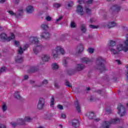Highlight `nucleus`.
Returning a JSON list of instances; mask_svg holds the SVG:
<instances>
[{
	"instance_id": "aec40b11",
	"label": "nucleus",
	"mask_w": 128,
	"mask_h": 128,
	"mask_svg": "<svg viewBox=\"0 0 128 128\" xmlns=\"http://www.w3.org/2000/svg\"><path fill=\"white\" fill-rule=\"evenodd\" d=\"M87 116L90 120H92L96 118V115L94 112H90L87 114Z\"/></svg>"
},
{
	"instance_id": "4c0bfd02",
	"label": "nucleus",
	"mask_w": 128,
	"mask_h": 128,
	"mask_svg": "<svg viewBox=\"0 0 128 128\" xmlns=\"http://www.w3.org/2000/svg\"><path fill=\"white\" fill-rule=\"evenodd\" d=\"M108 28H112V22H108Z\"/></svg>"
},
{
	"instance_id": "6ab92c4d",
	"label": "nucleus",
	"mask_w": 128,
	"mask_h": 128,
	"mask_svg": "<svg viewBox=\"0 0 128 128\" xmlns=\"http://www.w3.org/2000/svg\"><path fill=\"white\" fill-rule=\"evenodd\" d=\"M108 48L112 52L111 54H112V40H110L108 42Z\"/></svg>"
},
{
	"instance_id": "338daca9",
	"label": "nucleus",
	"mask_w": 128,
	"mask_h": 128,
	"mask_svg": "<svg viewBox=\"0 0 128 128\" xmlns=\"http://www.w3.org/2000/svg\"><path fill=\"white\" fill-rule=\"evenodd\" d=\"M30 84H34V80H30Z\"/></svg>"
},
{
	"instance_id": "20e7f679",
	"label": "nucleus",
	"mask_w": 128,
	"mask_h": 128,
	"mask_svg": "<svg viewBox=\"0 0 128 128\" xmlns=\"http://www.w3.org/2000/svg\"><path fill=\"white\" fill-rule=\"evenodd\" d=\"M32 120V119L30 118V116H26L24 118V120L22 118H20L18 120V122H11V124L12 128H16V126H18V124H20L22 126H24L26 124V122H30Z\"/></svg>"
},
{
	"instance_id": "c756f323",
	"label": "nucleus",
	"mask_w": 128,
	"mask_h": 128,
	"mask_svg": "<svg viewBox=\"0 0 128 128\" xmlns=\"http://www.w3.org/2000/svg\"><path fill=\"white\" fill-rule=\"evenodd\" d=\"M62 4L58 3H56L53 4V6H54V8H60Z\"/></svg>"
},
{
	"instance_id": "423d86ee",
	"label": "nucleus",
	"mask_w": 128,
	"mask_h": 128,
	"mask_svg": "<svg viewBox=\"0 0 128 128\" xmlns=\"http://www.w3.org/2000/svg\"><path fill=\"white\" fill-rule=\"evenodd\" d=\"M42 28L44 30V32L43 34L41 35V38H44L45 40H48L50 36V33L46 32V30H48V26L46 24H42L41 26Z\"/></svg>"
},
{
	"instance_id": "c9c22d12",
	"label": "nucleus",
	"mask_w": 128,
	"mask_h": 128,
	"mask_svg": "<svg viewBox=\"0 0 128 128\" xmlns=\"http://www.w3.org/2000/svg\"><path fill=\"white\" fill-rule=\"evenodd\" d=\"M14 45L17 47L20 46V42L18 41L15 40L14 42Z\"/></svg>"
},
{
	"instance_id": "7c9ffc66",
	"label": "nucleus",
	"mask_w": 128,
	"mask_h": 128,
	"mask_svg": "<svg viewBox=\"0 0 128 128\" xmlns=\"http://www.w3.org/2000/svg\"><path fill=\"white\" fill-rule=\"evenodd\" d=\"M106 112L108 114H112V109H110V108H106Z\"/></svg>"
},
{
	"instance_id": "e433bc0d",
	"label": "nucleus",
	"mask_w": 128,
	"mask_h": 128,
	"mask_svg": "<svg viewBox=\"0 0 128 128\" xmlns=\"http://www.w3.org/2000/svg\"><path fill=\"white\" fill-rule=\"evenodd\" d=\"M88 50L90 54H93L94 52V50L92 48H88Z\"/></svg>"
},
{
	"instance_id": "f704fd0d",
	"label": "nucleus",
	"mask_w": 128,
	"mask_h": 128,
	"mask_svg": "<svg viewBox=\"0 0 128 128\" xmlns=\"http://www.w3.org/2000/svg\"><path fill=\"white\" fill-rule=\"evenodd\" d=\"M66 86H68V88H72V86L70 84V82L68 81H66Z\"/></svg>"
},
{
	"instance_id": "603ef678",
	"label": "nucleus",
	"mask_w": 128,
	"mask_h": 128,
	"mask_svg": "<svg viewBox=\"0 0 128 128\" xmlns=\"http://www.w3.org/2000/svg\"><path fill=\"white\" fill-rule=\"evenodd\" d=\"M117 80H118V78H116V77H114L113 78V82H116Z\"/></svg>"
},
{
	"instance_id": "1a4fd4ad",
	"label": "nucleus",
	"mask_w": 128,
	"mask_h": 128,
	"mask_svg": "<svg viewBox=\"0 0 128 128\" xmlns=\"http://www.w3.org/2000/svg\"><path fill=\"white\" fill-rule=\"evenodd\" d=\"M45 101L44 98H40L39 99L37 108L38 110H42L44 106Z\"/></svg>"
},
{
	"instance_id": "09e8293b",
	"label": "nucleus",
	"mask_w": 128,
	"mask_h": 128,
	"mask_svg": "<svg viewBox=\"0 0 128 128\" xmlns=\"http://www.w3.org/2000/svg\"><path fill=\"white\" fill-rule=\"evenodd\" d=\"M54 88H60V86H58V83H54Z\"/></svg>"
},
{
	"instance_id": "49530a36",
	"label": "nucleus",
	"mask_w": 128,
	"mask_h": 128,
	"mask_svg": "<svg viewBox=\"0 0 128 128\" xmlns=\"http://www.w3.org/2000/svg\"><path fill=\"white\" fill-rule=\"evenodd\" d=\"M116 62L118 64H122V62L120 60H115Z\"/></svg>"
},
{
	"instance_id": "58836bf2",
	"label": "nucleus",
	"mask_w": 128,
	"mask_h": 128,
	"mask_svg": "<svg viewBox=\"0 0 128 128\" xmlns=\"http://www.w3.org/2000/svg\"><path fill=\"white\" fill-rule=\"evenodd\" d=\"M6 104H4L2 106L3 112H6Z\"/></svg>"
},
{
	"instance_id": "37998d69",
	"label": "nucleus",
	"mask_w": 128,
	"mask_h": 128,
	"mask_svg": "<svg viewBox=\"0 0 128 128\" xmlns=\"http://www.w3.org/2000/svg\"><path fill=\"white\" fill-rule=\"evenodd\" d=\"M8 14L12 16H16V13L14 12L12 10H9Z\"/></svg>"
},
{
	"instance_id": "4468645a",
	"label": "nucleus",
	"mask_w": 128,
	"mask_h": 128,
	"mask_svg": "<svg viewBox=\"0 0 128 128\" xmlns=\"http://www.w3.org/2000/svg\"><path fill=\"white\" fill-rule=\"evenodd\" d=\"M72 126L74 128H78L80 126V122L78 120H74L72 121Z\"/></svg>"
},
{
	"instance_id": "9b49d317",
	"label": "nucleus",
	"mask_w": 128,
	"mask_h": 128,
	"mask_svg": "<svg viewBox=\"0 0 128 128\" xmlns=\"http://www.w3.org/2000/svg\"><path fill=\"white\" fill-rule=\"evenodd\" d=\"M28 44H26L24 46V48H22L20 46V49L18 50V54H24V51L28 50Z\"/></svg>"
},
{
	"instance_id": "bb28decb",
	"label": "nucleus",
	"mask_w": 128,
	"mask_h": 128,
	"mask_svg": "<svg viewBox=\"0 0 128 128\" xmlns=\"http://www.w3.org/2000/svg\"><path fill=\"white\" fill-rule=\"evenodd\" d=\"M85 12L86 14H92V10L90 9L89 8H86L85 9Z\"/></svg>"
},
{
	"instance_id": "b1692460",
	"label": "nucleus",
	"mask_w": 128,
	"mask_h": 128,
	"mask_svg": "<svg viewBox=\"0 0 128 128\" xmlns=\"http://www.w3.org/2000/svg\"><path fill=\"white\" fill-rule=\"evenodd\" d=\"M14 96L16 98H17V100H22V96H20V94L18 93V92L16 91L14 94Z\"/></svg>"
},
{
	"instance_id": "7ed1b4c3",
	"label": "nucleus",
	"mask_w": 128,
	"mask_h": 128,
	"mask_svg": "<svg viewBox=\"0 0 128 128\" xmlns=\"http://www.w3.org/2000/svg\"><path fill=\"white\" fill-rule=\"evenodd\" d=\"M96 64H97L96 68L100 70L101 72H104L106 70L104 64H106V60L100 56L96 58Z\"/></svg>"
},
{
	"instance_id": "69168bd1",
	"label": "nucleus",
	"mask_w": 128,
	"mask_h": 128,
	"mask_svg": "<svg viewBox=\"0 0 128 128\" xmlns=\"http://www.w3.org/2000/svg\"><path fill=\"white\" fill-rule=\"evenodd\" d=\"M18 2H20V0H16L15 4H18Z\"/></svg>"
},
{
	"instance_id": "f257e3e1",
	"label": "nucleus",
	"mask_w": 128,
	"mask_h": 128,
	"mask_svg": "<svg viewBox=\"0 0 128 128\" xmlns=\"http://www.w3.org/2000/svg\"><path fill=\"white\" fill-rule=\"evenodd\" d=\"M126 40L124 42V44H125V46H124V44H120L118 45L116 50H116L112 49V52L114 54H118L120 52H122V50H123L125 52H128V34H126Z\"/></svg>"
},
{
	"instance_id": "cd10ccee",
	"label": "nucleus",
	"mask_w": 128,
	"mask_h": 128,
	"mask_svg": "<svg viewBox=\"0 0 128 128\" xmlns=\"http://www.w3.org/2000/svg\"><path fill=\"white\" fill-rule=\"evenodd\" d=\"M120 122V119L118 118H116L112 119V124H118Z\"/></svg>"
},
{
	"instance_id": "5fc2aeb1",
	"label": "nucleus",
	"mask_w": 128,
	"mask_h": 128,
	"mask_svg": "<svg viewBox=\"0 0 128 128\" xmlns=\"http://www.w3.org/2000/svg\"><path fill=\"white\" fill-rule=\"evenodd\" d=\"M0 128H6V127L4 124H0Z\"/></svg>"
},
{
	"instance_id": "de8ad7c7",
	"label": "nucleus",
	"mask_w": 128,
	"mask_h": 128,
	"mask_svg": "<svg viewBox=\"0 0 128 128\" xmlns=\"http://www.w3.org/2000/svg\"><path fill=\"white\" fill-rule=\"evenodd\" d=\"M66 64H68V62L65 60L63 62V65L64 66H66Z\"/></svg>"
},
{
	"instance_id": "a211bd4d",
	"label": "nucleus",
	"mask_w": 128,
	"mask_h": 128,
	"mask_svg": "<svg viewBox=\"0 0 128 128\" xmlns=\"http://www.w3.org/2000/svg\"><path fill=\"white\" fill-rule=\"evenodd\" d=\"M15 62L18 64H20V62H24V58L17 56V57L15 58Z\"/></svg>"
},
{
	"instance_id": "2eb2a0df",
	"label": "nucleus",
	"mask_w": 128,
	"mask_h": 128,
	"mask_svg": "<svg viewBox=\"0 0 128 128\" xmlns=\"http://www.w3.org/2000/svg\"><path fill=\"white\" fill-rule=\"evenodd\" d=\"M84 68H86V66L83 64H78L76 66V70H82Z\"/></svg>"
},
{
	"instance_id": "4d7b16f0",
	"label": "nucleus",
	"mask_w": 128,
	"mask_h": 128,
	"mask_svg": "<svg viewBox=\"0 0 128 128\" xmlns=\"http://www.w3.org/2000/svg\"><path fill=\"white\" fill-rule=\"evenodd\" d=\"M20 12V14H19V16H22V14L24 13V11L22 10H19Z\"/></svg>"
},
{
	"instance_id": "6e6d98bb",
	"label": "nucleus",
	"mask_w": 128,
	"mask_h": 128,
	"mask_svg": "<svg viewBox=\"0 0 128 128\" xmlns=\"http://www.w3.org/2000/svg\"><path fill=\"white\" fill-rule=\"evenodd\" d=\"M92 0H88V1L86 2L87 4H92Z\"/></svg>"
},
{
	"instance_id": "4be33fe9",
	"label": "nucleus",
	"mask_w": 128,
	"mask_h": 128,
	"mask_svg": "<svg viewBox=\"0 0 128 128\" xmlns=\"http://www.w3.org/2000/svg\"><path fill=\"white\" fill-rule=\"evenodd\" d=\"M82 62H84V64H89V62H92V60H89L88 58H81Z\"/></svg>"
},
{
	"instance_id": "0eeeda50",
	"label": "nucleus",
	"mask_w": 128,
	"mask_h": 128,
	"mask_svg": "<svg viewBox=\"0 0 128 128\" xmlns=\"http://www.w3.org/2000/svg\"><path fill=\"white\" fill-rule=\"evenodd\" d=\"M118 114H120V116H124L126 114V108L124 106V105L122 104H118Z\"/></svg>"
},
{
	"instance_id": "c03bdc74",
	"label": "nucleus",
	"mask_w": 128,
	"mask_h": 128,
	"mask_svg": "<svg viewBox=\"0 0 128 128\" xmlns=\"http://www.w3.org/2000/svg\"><path fill=\"white\" fill-rule=\"evenodd\" d=\"M78 2L79 4H84V0H78Z\"/></svg>"
},
{
	"instance_id": "e2e57ef3",
	"label": "nucleus",
	"mask_w": 128,
	"mask_h": 128,
	"mask_svg": "<svg viewBox=\"0 0 128 128\" xmlns=\"http://www.w3.org/2000/svg\"><path fill=\"white\" fill-rule=\"evenodd\" d=\"M112 44H113V46H116V42L115 41H114V40L112 41Z\"/></svg>"
},
{
	"instance_id": "a19ab883",
	"label": "nucleus",
	"mask_w": 128,
	"mask_h": 128,
	"mask_svg": "<svg viewBox=\"0 0 128 128\" xmlns=\"http://www.w3.org/2000/svg\"><path fill=\"white\" fill-rule=\"evenodd\" d=\"M90 26L91 28L96 29V28H98V26H96L94 25H90Z\"/></svg>"
},
{
	"instance_id": "3c124183",
	"label": "nucleus",
	"mask_w": 128,
	"mask_h": 128,
	"mask_svg": "<svg viewBox=\"0 0 128 128\" xmlns=\"http://www.w3.org/2000/svg\"><path fill=\"white\" fill-rule=\"evenodd\" d=\"M61 118H66V114H62Z\"/></svg>"
},
{
	"instance_id": "864d4df0",
	"label": "nucleus",
	"mask_w": 128,
	"mask_h": 128,
	"mask_svg": "<svg viewBox=\"0 0 128 128\" xmlns=\"http://www.w3.org/2000/svg\"><path fill=\"white\" fill-rule=\"evenodd\" d=\"M116 23L114 22V21L112 22V28H114V26H116Z\"/></svg>"
},
{
	"instance_id": "13d9d810",
	"label": "nucleus",
	"mask_w": 128,
	"mask_h": 128,
	"mask_svg": "<svg viewBox=\"0 0 128 128\" xmlns=\"http://www.w3.org/2000/svg\"><path fill=\"white\" fill-rule=\"evenodd\" d=\"M98 94H102V90H98L97 91Z\"/></svg>"
},
{
	"instance_id": "dca6fc26",
	"label": "nucleus",
	"mask_w": 128,
	"mask_h": 128,
	"mask_svg": "<svg viewBox=\"0 0 128 128\" xmlns=\"http://www.w3.org/2000/svg\"><path fill=\"white\" fill-rule=\"evenodd\" d=\"M77 48L78 50V54H80L82 52H84V45L82 44H80L78 46Z\"/></svg>"
},
{
	"instance_id": "a18cd8bd",
	"label": "nucleus",
	"mask_w": 128,
	"mask_h": 128,
	"mask_svg": "<svg viewBox=\"0 0 128 128\" xmlns=\"http://www.w3.org/2000/svg\"><path fill=\"white\" fill-rule=\"evenodd\" d=\"M46 20H48V22H50V20H51L52 18L50 16H48L46 18Z\"/></svg>"
},
{
	"instance_id": "0e129e2a",
	"label": "nucleus",
	"mask_w": 128,
	"mask_h": 128,
	"mask_svg": "<svg viewBox=\"0 0 128 128\" xmlns=\"http://www.w3.org/2000/svg\"><path fill=\"white\" fill-rule=\"evenodd\" d=\"M126 80H128V72H127V73L126 74Z\"/></svg>"
},
{
	"instance_id": "bf43d9fd",
	"label": "nucleus",
	"mask_w": 128,
	"mask_h": 128,
	"mask_svg": "<svg viewBox=\"0 0 128 128\" xmlns=\"http://www.w3.org/2000/svg\"><path fill=\"white\" fill-rule=\"evenodd\" d=\"M6 2V0H0V4H4Z\"/></svg>"
},
{
	"instance_id": "9d476101",
	"label": "nucleus",
	"mask_w": 128,
	"mask_h": 128,
	"mask_svg": "<svg viewBox=\"0 0 128 128\" xmlns=\"http://www.w3.org/2000/svg\"><path fill=\"white\" fill-rule=\"evenodd\" d=\"M76 12L78 14H80V16H84V8H82V6L80 5L78 6L76 8Z\"/></svg>"
},
{
	"instance_id": "ea45409f",
	"label": "nucleus",
	"mask_w": 128,
	"mask_h": 128,
	"mask_svg": "<svg viewBox=\"0 0 128 128\" xmlns=\"http://www.w3.org/2000/svg\"><path fill=\"white\" fill-rule=\"evenodd\" d=\"M59 110H64V106H62L61 104H58L57 106Z\"/></svg>"
},
{
	"instance_id": "f03ea898",
	"label": "nucleus",
	"mask_w": 128,
	"mask_h": 128,
	"mask_svg": "<svg viewBox=\"0 0 128 128\" xmlns=\"http://www.w3.org/2000/svg\"><path fill=\"white\" fill-rule=\"evenodd\" d=\"M30 40H32V44H34V46L33 48V52L35 54H38L42 50V46L40 42L38 41V38L36 37L30 38Z\"/></svg>"
},
{
	"instance_id": "052dcab7",
	"label": "nucleus",
	"mask_w": 128,
	"mask_h": 128,
	"mask_svg": "<svg viewBox=\"0 0 128 128\" xmlns=\"http://www.w3.org/2000/svg\"><path fill=\"white\" fill-rule=\"evenodd\" d=\"M24 80H28V75H26L24 76Z\"/></svg>"
},
{
	"instance_id": "39448f33",
	"label": "nucleus",
	"mask_w": 128,
	"mask_h": 128,
	"mask_svg": "<svg viewBox=\"0 0 128 128\" xmlns=\"http://www.w3.org/2000/svg\"><path fill=\"white\" fill-rule=\"evenodd\" d=\"M60 54L64 55L66 54V52H64V48H62V46H57L55 50H54L52 51V54L54 60H56L58 58V54Z\"/></svg>"
},
{
	"instance_id": "f3484780",
	"label": "nucleus",
	"mask_w": 128,
	"mask_h": 128,
	"mask_svg": "<svg viewBox=\"0 0 128 128\" xmlns=\"http://www.w3.org/2000/svg\"><path fill=\"white\" fill-rule=\"evenodd\" d=\"M38 68L34 66H32L29 70V72H38Z\"/></svg>"
},
{
	"instance_id": "473e14b6",
	"label": "nucleus",
	"mask_w": 128,
	"mask_h": 128,
	"mask_svg": "<svg viewBox=\"0 0 128 128\" xmlns=\"http://www.w3.org/2000/svg\"><path fill=\"white\" fill-rule=\"evenodd\" d=\"M6 66H3L0 69V74L1 72H6Z\"/></svg>"
},
{
	"instance_id": "5701e85b",
	"label": "nucleus",
	"mask_w": 128,
	"mask_h": 128,
	"mask_svg": "<svg viewBox=\"0 0 128 128\" xmlns=\"http://www.w3.org/2000/svg\"><path fill=\"white\" fill-rule=\"evenodd\" d=\"M42 58L43 62H48V60H50V56L48 55H44Z\"/></svg>"
},
{
	"instance_id": "8fccbe9b",
	"label": "nucleus",
	"mask_w": 128,
	"mask_h": 128,
	"mask_svg": "<svg viewBox=\"0 0 128 128\" xmlns=\"http://www.w3.org/2000/svg\"><path fill=\"white\" fill-rule=\"evenodd\" d=\"M60 20H62V16H60L59 18L56 20V22H60Z\"/></svg>"
},
{
	"instance_id": "412c9836",
	"label": "nucleus",
	"mask_w": 128,
	"mask_h": 128,
	"mask_svg": "<svg viewBox=\"0 0 128 128\" xmlns=\"http://www.w3.org/2000/svg\"><path fill=\"white\" fill-rule=\"evenodd\" d=\"M28 14H32L34 10V7L32 6H28L26 8Z\"/></svg>"
},
{
	"instance_id": "79ce46f5",
	"label": "nucleus",
	"mask_w": 128,
	"mask_h": 128,
	"mask_svg": "<svg viewBox=\"0 0 128 128\" xmlns=\"http://www.w3.org/2000/svg\"><path fill=\"white\" fill-rule=\"evenodd\" d=\"M70 26L72 28H76V24L74 23V22H72L70 23Z\"/></svg>"
},
{
	"instance_id": "72a5a7b5",
	"label": "nucleus",
	"mask_w": 128,
	"mask_h": 128,
	"mask_svg": "<svg viewBox=\"0 0 128 128\" xmlns=\"http://www.w3.org/2000/svg\"><path fill=\"white\" fill-rule=\"evenodd\" d=\"M48 80H44L42 82L41 85L38 86H44V84H48Z\"/></svg>"
},
{
	"instance_id": "ddd939ff",
	"label": "nucleus",
	"mask_w": 128,
	"mask_h": 128,
	"mask_svg": "<svg viewBox=\"0 0 128 128\" xmlns=\"http://www.w3.org/2000/svg\"><path fill=\"white\" fill-rule=\"evenodd\" d=\"M74 106L76 110L78 111V112H82V110H80V103H78V100L74 102Z\"/></svg>"
},
{
	"instance_id": "2f4dec72",
	"label": "nucleus",
	"mask_w": 128,
	"mask_h": 128,
	"mask_svg": "<svg viewBox=\"0 0 128 128\" xmlns=\"http://www.w3.org/2000/svg\"><path fill=\"white\" fill-rule=\"evenodd\" d=\"M54 98L52 96L51 98L50 106H54Z\"/></svg>"
},
{
	"instance_id": "c85d7f7f",
	"label": "nucleus",
	"mask_w": 128,
	"mask_h": 128,
	"mask_svg": "<svg viewBox=\"0 0 128 128\" xmlns=\"http://www.w3.org/2000/svg\"><path fill=\"white\" fill-rule=\"evenodd\" d=\"M72 6H74V2H72V1H70L68 4V8H67L69 10L70 8H72Z\"/></svg>"
},
{
	"instance_id": "a878e982",
	"label": "nucleus",
	"mask_w": 128,
	"mask_h": 128,
	"mask_svg": "<svg viewBox=\"0 0 128 128\" xmlns=\"http://www.w3.org/2000/svg\"><path fill=\"white\" fill-rule=\"evenodd\" d=\"M58 65L56 63L52 64V70H58Z\"/></svg>"
},
{
	"instance_id": "6e6552de",
	"label": "nucleus",
	"mask_w": 128,
	"mask_h": 128,
	"mask_svg": "<svg viewBox=\"0 0 128 128\" xmlns=\"http://www.w3.org/2000/svg\"><path fill=\"white\" fill-rule=\"evenodd\" d=\"M0 38L4 40H6V42H10L12 40H14V33H11V36L8 37L6 34L2 33L0 34Z\"/></svg>"
},
{
	"instance_id": "f8f14e48",
	"label": "nucleus",
	"mask_w": 128,
	"mask_h": 128,
	"mask_svg": "<svg viewBox=\"0 0 128 128\" xmlns=\"http://www.w3.org/2000/svg\"><path fill=\"white\" fill-rule=\"evenodd\" d=\"M112 10H113V14H114L116 12H118L120 10V6L118 5H113Z\"/></svg>"
},
{
	"instance_id": "680f3d73",
	"label": "nucleus",
	"mask_w": 128,
	"mask_h": 128,
	"mask_svg": "<svg viewBox=\"0 0 128 128\" xmlns=\"http://www.w3.org/2000/svg\"><path fill=\"white\" fill-rule=\"evenodd\" d=\"M94 120L96 122H98L100 120V118H97L95 119Z\"/></svg>"
},
{
	"instance_id": "774afa93",
	"label": "nucleus",
	"mask_w": 128,
	"mask_h": 128,
	"mask_svg": "<svg viewBox=\"0 0 128 128\" xmlns=\"http://www.w3.org/2000/svg\"><path fill=\"white\" fill-rule=\"evenodd\" d=\"M126 68H127V72H128V64L126 66Z\"/></svg>"
},
{
	"instance_id": "393cba45",
	"label": "nucleus",
	"mask_w": 128,
	"mask_h": 128,
	"mask_svg": "<svg viewBox=\"0 0 128 128\" xmlns=\"http://www.w3.org/2000/svg\"><path fill=\"white\" fill-rule=\"evenodd\" d=\"M80 30L82 32L85 33L86 32V25L84 24H82L81 26Z\"/></svg>"
}]
</instances>
